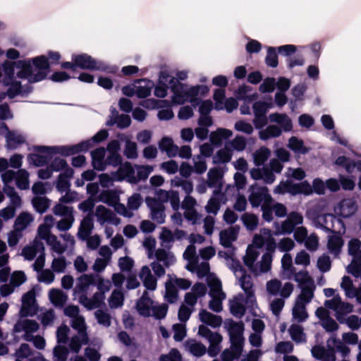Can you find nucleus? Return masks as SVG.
<instances>
[{
  "instance_id": "16",
  "label": "nucleus",
  "mask_w": 361,
  "mask_h": 361,
  "mask_svg": "<svg viewBox=\"0 0 361 361\" xmlns=\"http://www.w3.org/2000/svg\"><path fill=\"white\" fill-rule=\"evenodd\" d=\"M97 221L102 226L111 224L118 226L121 224V219L110 209L103 205H99L94 211Z\"/></svg>"
},
{
  "instance_id": "28",
  "label": "nucleus",
  "mask_w": 361,
  "mask_h": 361,
  "mask_svg": "<svg viewBox=\"0 0 361 361\" xmlns=\"http://www.w3.org/2000/svg\"><path fill=\"white\" fill-rule=\"evenodd\" d=\"M106 151L104 147L97 148L91 152L92 164L94 169L103 171L106 166Z\"/></svg>"
},
{
  "instance_id": "42",
  "label": "nucleus",
  "mask_w": 361,
  "mask_h": 361,
  "mask_svg": "<svg viewBox=\"0 0 361 361\" xmlns=\"http://www.w3.org/2000/svg\"><path fill=\"white\" fill-rule=\"evenodd\" d=\"M26 137L17 131H10L6 135V145L9 148H16L25 142Z\"/></svg>"
},
{
  "instance_id": "32",
  "label": "nucleus",
  "mask_w": 361,
  "mask_h": 361,
  "mask_svg": "<svg viewBox=\"0 0 361 361\" xmlns=\"http://www.w3.org/2000/svg\"><path fill=\"white\" fill-rule=\"evenodd\" d=\"M269 119L270 122L280 125L279 128L284 131H290L293 128L292 121L286 114H271L269 116Z\"/></svg>"
},
{
  "instance_id": "52",
  "label": "nucleus",
  "mask_w": 361,
  "mask_h": 361,
  "mask_svg": "<svg viewBox=\"0 0 361 361\" xmlns=\"http://www.w3.org/2000/svg\"><path fill=\"white\" fill-rule=\"evenodd\" d=\"M16 183L17 187L20 190H26L29 188V173L25 169H20L16 172Z\"/></svg>"
},
{
  "instance_id": "40",
  "label": "nucleus",
  "mask_w": 361,
  "mask_h": 361,
  "mask_svg": "<svg viewBox=\"0 0 361 361\" xmlns=\"http://www.w3.org/2000/svg\"><path fill=\"white\" fill-rule=\"evenodd\" d=\"M49 298L56 307H63L67 301L68 296L61 290L52 288L49 292Z\"/></svg>"
},
{
  "instance_id": "17",
  "label": "nucleus",
  "mask_w": 361,
  "mask_h": 361,
  "mask_svg": "<svg viewBox=\"0 0 361 361\" xmlns=\"http://www.w3.org/2000/svg\"><path fill=\"white\" fill-rule=\"evenodd\" d=\"M361 241L357 238L351 239L348 243V252L352 256V261L347 267L348 272H353L354 267L361 263Z\"/></svg>"
},
{
  "instance_id": "6",
  "label": "nucleus",
  "mask_w": 361,
  "mask_h": 361,
  "mask_svg": "<svg viewBox=\"0 0 361 361\" xmlns=\"http://www.w3.org/2000/svg\"><path fill=\"white\" fill-rule=\"evenodd\" d=\"M230 268L232 269L236 279L238 280L239 285L245 291L247 300L250 302L255 301V294L253 290V283L250 275L246 274L239 261L231 259Z\"/></svg>"
},
{
  "instance_id": "41",
  "label": "nucleus",
  "mask_w": 361,
  "mask_h": 361,
  "mask_svg": "<svg viewBox=\"0 0 361 361\" xmlns=\"http://www.w3.org/2000/svg\"><path fill=\"white\" fill-rule=\"evenodd\" d=\"M153 84L148 80H138L135 82L136 96L139 98L148 97L152 88Z\"/></svg>"
},
{
  "instance_id": "30",
  "label": "nucleus",
  "mask_w": 361,
  "mask_h": 361,
  "mask_svg": "<svg viewBox=\"0 0 361 361\" xmlns=\"http://www.w3.org/2000/svg\"><path fill=\"white\" fill-rule=\"evenodd\" d=\"M158 146L159 149L166 152L169 157H175L178 154V145H175L173 139L169 137H162Z\"/></svg>"
},
{
  "instance_id": "29",
  "label": "nucleus",
  "mask_w": 361,
  "mask_h": 361,
  "mask_svg": "<svg viewBox=\"0 0 361 361\" xmlns=\"http://www.w3.org/2000/svg\"><path fill=\"white\" fill-rule=\"evenodd\" d=\"M154 302L149 298L147 291H145L136 303V309L140 314L149 317Z\"/></svg>"
},
{
  "instance_id": "57",
  "label": "nucleus",
  "mask_w": 361,
  "mask_h": 361,
  "mask_svg": "<svg viewBox=\"0 0 361 361\" xmlns=\"http://www.w3.org/2000/svg\"><path fill=\"white\" fill-rule=\"evenodd\" d=\"M288 147L296 154H304L308 152L304 145L303 141L296 137H292L288 141Z\"/></svg>"
},
{
  "instance_id": "15",
  "label": "nucleus",
  "mask_w": 361,
  "mask_h": 361,
  "mask_svg": "<svg viewBox=\"0 0 361 361\" xmlns=\"http://www.w3.org/2000/svg\"><path fill=\"white\" fill-rule=\"evenodd\" d=\"M39 329V324L31 319H21L15 324L13 331L16 333L23 332L22 338L26 341H31L33 334Z\"/></svg>"
},
{
  "instance_id": "10",
  "label": "nucleus",
  "mask_w": 361,
  "mask_h": 361,
  "mask_svg": "<svg viewBox=\"0 0 361 361\" xmlns=\"http://www.w3.org/2000/svg\"><path fill=\"white\" fill-rule=\"evenodd\" d=\"M324 305L326 308L331 309L335 312V316L340 323H343L345 316L353 310V306L348 302H343L338 295L326 300Z\"/></svg>"
},
{
  "instance_id": "31",
  "label": "nucleus",
  "mask_w": 361,
  "mask_h": 361,
  "mask_svg": "<svg viewBox=\"0 0 361 361\" xmlns=\"http://www.w3.org/2000/svg\"><path fill=\"white\" fill-rule=\"evenodd\" d=\"M238 231V228L235 227H230L228 229L221 231L219 234L220 243L224 247H231L232 243L237 239Z\"/></svg>"
},
{
  "instance_id": "48",
  "label": "nucleus",
  "mask_w": 361,
  "mask_h": 361,
  "mask_svg": "<svg viewBox=\"0 0 361 361\" xmlns=\"http://www.w3.org/2000/svg\"><path fill=\"white\" fill-rule=\"evenodd\" d=\"M262 233L264 240V245H265L267 247V252H270L273 255L275 251L276 244L271 231L268 228H262Z\"/></svg>"
},
{
  "instance_id": "23",
  "label": "nucleus",
  "mask_w": 361,
  "mask_h": 361,
  "mask_svg": "<svg viewBox=\"0 0 361 361\" xmlns=\"http://www.w3.org/2000/svg\"><path fill=\"white\" fill-rule=\"evenodd\" d=\"M114 179L116 181H120L126 179L131 183H136L137 178L135 176V171L132 165L126 162L121 164L116 172H114Z\"/></svg>"
},
{
  "instance_id": "58",
  "label": "nucleus",
  "mask_w": 361,
  "mask_h": 361,
  "mask_svg": "<svg viewBox=\"0 0 361 361\" xmlns=\"http://www.w3.org/2000/svg\"><path fill=\"white\" fill-rule=\"evenodd\" d=\"M3 190L10 199V207H13L16 209L21 206V198L13 187H6L3 188Z\"/></svg>"
},
{
  "instance_id": "21",
  "label": "nucleus",
  "mask_w": 361,
  "mask_h": 361,
  "mask_svg": "<svg viewBox=\"0 0 361 361\" xmlns=\"http://www.w3.org/2000/svg\"><path fill=\"white\" fill-rule=\"evenodd\" d=\"M104 293H94L91 298L86 294H81L78 298L79 302L89 310L99 307L104 302Z\"/></svg>"
},
{
  "instance_id": "56",
  "label": "nucleus",
  "mask_w": 361,
  "mask_h": 361,
  "mask_svg": "<svg viewBox=\"0 0 361 361\" xmlns=\"http://www.w3.org/2000/svg\"><path fill=\"white\" fill-rule=\"evenodd\" d=\"M38 247L44 250L43 245L38 243L35 240L32 245L26 246L23 249L22 255L27 260H32L37 255Z\"/></svg>"
},
{
  "instance_id": "45",
  "label": "nucleus",
  "mask_w": 361,
  "mask_h": 361,
  "mask_svg": "<svg viewBox=\"0 0 361 361\" xmlns=\"http://www.w3.org/2000/svg\"><path fill=\"white\" fill-rule=\"evenodd\" d=\"M93 229V221L90 217H85L80 223L78 235L82 240L87 239Z\"/></svg>"
},
{
  "instance_id": "8",
  "label": "nucleus",
  "mask_w": 361,
  "mask_h": 361,
  "mask_svg": "<svg viewBox=\"0 0 361 361\" xmlns=\"http://www.w3.org/2000/svg\"><path fill=\"white\" fill-rule=\"evenodd\" d=\"M276 194L290 193L291 195L304 194L309 195L312 193V185L304 181L300 183H293L290 180L281 182L274 190Z\"/></svg>"
},
{
  "instance_id": "11",
  "label": "nucleus",
  "mask_w": 361,
  "mask_h": 361,
  "mask_svg": "<svg viewBox=\"0 0 361 361\" xmlns=\"http://www.w3.org/2000/svg\"><path fill=\"white\" fill-rule=\"evenodd\" d=\"M1 68L4 75V82L6 85H11L7 91V94L10 98H13L21 92L20 82L13 81L15 74L14 63L6 61L2 63Z\"/></svg>"
},
{
  "instance_id": "9",
  "label": "nucleus",
  "mask_w": 361,
  "mask_h": 361,
  "mask_svg": "<svg viewBox=\"0 0 361 361\" xmlns=\"http://www.w3.org/2000/svg\"><path fill=\"white\" fill-rule=\"evenodd\" d=\"M72 61L75 63L76 67L82 69L99 70L110 73L116 71V68H109L104 62L95 61L87 54L73 55Z\"/></svg>"
},
{
  "instance_id": "47",
  "label": "nucleus",
  "mask_w": 361,
  "mask_h": 361,
  "mask_svg": "<svg viewBox=\"0 0 361 361\" xmlns=\"http://www.w3.org/2000/svg\"><path fill=\"white\" fill-rule=\"evenodd\" d=\"M34 355V351L27 343H23L16 351V361H30V357Z\"/></svg>"
},
{
  "instance_id": "37",
  "label": "nucleus",
  "mask_w": 361,
  "mask_h": 361,
  "mask_svg": "<svg viewBox=\"0 0 361 361\" xmlns=\"http://www.w3.org/2000/svg\"><path fill=\"white\" fill-rule=\"evenodd\" d=\"M89 342L87 334H78L71 337L69 341L68 346L70 350L75 353H79L82 345H86Z\"/></svg>"
},
{
  "instance_id": "27",
  "label": "nucleus",
  "mask_w": 361,
  "mask_h": 361,
  "mask_svg": "<svg viewBox=\"0 0 361 361\" xmlns=\"http://www.w3.org/2000/svg\"><path fill=\"white\" fill-rule=\"evenodd\" d=\"M108 132L106 130H99L90 140L82 142L71 149V153L87 150L92 147V142H100L108 137Z\"/></svg>"
},
{
  "instance_id": "20",
  "label": "nucleus",
  "mask_w": 361,
  "mask_h": 361,
  "mask_svg": "<svg viewBox=\"0 0 361 361\" xmlns=\"http://www.w3.org/2000/svg\"><path fill=\"white\" fill-rule=\"evenodd\" d=\"M294 280L298 283V287L301 289L300 293L310 291L314 294L315 285L313 279L307 271H300L295 274Z\"/></svg>"
},
{
  "instance_id": "5",
  "label": "nucleus",
  "mask_w": 361,
  "mask_h": 361,
  "mask_svg": "<svg viewBox=\"0 0 361 361\" xmlns=\"http://www.w3.org/2000/svg\"><path fill=\"white\" fill-rule=\"evenodd\" d=\"M250 194L248 200L253 207H258L261 206L262 211L263 219L270 222L273 219L271 215V203L274 200L269 193V190L267 187H257L252 185L250 188Z\"/></svg>"
},
{
  "instance_id": "59",
  "label": "nucleus",
  "mask_w": 361,
  "mask_h": 361,
  "mask_svg": "<svg viewBox=\"0 0 361 361\" xmlns=\"http://www.w3.org/2000/svg\"><path fill=\"white\" fill-rule=\"evenodd\" d=\"M219 195V192L214 190V196L209 200L207 204L205 207V209L208 213L215 215L219 212L220 209V203L218 196Z\"/></svg>"
},
{
  "instance_id": "22",
  "label": "nucleus",
  "mask_w": 361,
  "mask_h": 361,
  "mask_svg": "<svg viewBox=\"0 0 361 361\" xmlns=\"http://www.w3.org/2000/svg\"><path fill=\"white\" fill-rule=\"evenodd\" d=\"M332 235L328 238L327 247L329 252L337 257L343 245L342 235L345 233H340L338 231H331Z\"/></svg>"
},
{
  "instance_id": "33",
  "label": "nucleus",
  "mask_w": 361,
  "mask_h": 361,
  "mask_svg": "<svg viewBox=\"0 0 361 361\" xmlns=\"http://www.w3.org/2000/svg\"><path fill=\"white\" fill-rule=\"evenodd\" d=\"M200 320L213 328L219 327L222 324V319L220 316L214 315L206 310H202L199 312Z\"/></svg>"
},
{
  "instance_id": "12",
  "label": "nucleus",
  "mask_w": 361,
  "mask_h": 361,
  "mask_svg": "<svg viewBox=\"0 0 361 361\" xmlns=\"http://www.w3.org/2000/svg\"><path fill=\"white\" fill-rule=\"evenodd\" d=\"M314 224L317 227L324 228L331 231H338L340 233H345V228L343 221L335 216L334 214H326L318 216Z\"/></svg>"
},
{
  "instance_id": "44",
  "label": "nucleus",
  "mask_w": 361,
  "mask_h": 361,
  "mask_svg": "<svg viewBox=\"0 0 361 361\" xmlns=\"http://www.w3.org/2000/svg\"><path fill=\"white\" fill-rule=\"evenodd\" d=\"M282 133V130L277 126L269 125L265 129L259 132V137L262 140L278 137Z\"/></svg>"
},
{
  "instance_id": "7",
  "label": "nucleus",
  "mask_w": 361,
  "mask_h": 361,
  "mask_svg": "<svg viewBox=\"0 0 361 361\" xmlns=\"http://www.w3.org/2000/svg\"><path fill=\"white\" fill-rule=\"evenodd\" d=\"M313 298L314 294L310 291H304L297 296L292 309V316L295 321L303 322L307 319L308 313L306 305L311 302Z\"/></svg>"
},
{
  "instance_id": "51",
  "label": "nucleus",
  "mask_w": 361,
  "mask_h": 361,
  "mask_svg": "<svg viewBox=\"0 0 361 361\" xmlns=\"http://www.w3.org/2000/svg\"><path fill=\"white\" fill-rule=\"evenodd\" d=\"M124 295L119 289L113 290L108 299L109 305L111 308L116 309L123 306Z\"/></svg>"
},
{
  "instance_id": "34",
  "label": "nucleus",
  "mask_w": 361,
  "mask_h": 361,
  "mask_svg": "<svg viewBox=\"0 0 361 361\" xmlns=\"http://www.w3.org/2000/svg\"><path fill=\"white\" fill-rule=\"evenodd\" d=\"M245 299L243 295L235 297L230 301V310L233 315L241 317L245 312Z\"/></svg>"
},
{
  "instance_id": "46",
  "label": "nucleus",
  "mask_w": 361,
  "mask_h": 361,
  "mask_svg": "<svg viewBox=\"0 0 361 361\" xmlns=\"http://www.w3.org/2000/svg\"><path fill=\"white\" fill-rule=\"evenodd\" d=\"M73 174V171L71 169H67L63 173L59 176L56 187L59 192H63L69 188L70 184L67 178L71 177Z\"/></svg>"
},
{
  "instance_id": "2",
  "label": "nucleus",
  "mask_w": 361,
  "mask_h": 361,
  "mask_svg": "<svg viewBox=\"0 0 361 361\" xmlns=\"http://www.w3.org/2000/svg\"><path fill=\"white\" fill-rule=\"evenodd\" d=\"M17 67L20 68L17 73L18 78L27 79L30 82H36L45 78L49 65L47 57L40 56L32 59V64L30 61H20L17 63Z\"/></svg>"
},
{
  "instance_id": "64",
  "label": "nucleus",
  "mask_w": 361,
  "mask_h": 361,
  "mask_svg": "<svg viewBox=\"0 0 361 361\" xmlns=\"http://www.w3.org/2000/svg\"><path fill=\"white\" fill-rule=\"evenodd\" d=\"M241 219L247 229L250 231L256 229L258 226V217L253 214L245 213L242 216Z\"/></svg>"
},
{
  "instance_id": "19",
  "label": "nucleus",
  "mask_w": 361,
  "mask_h": 361,
  "mask_svg": "<svg viewBox=\"0 0 361 361\" xmlns=\"http://www.w3.org/2000/svg\"><path fill=\"white\" fill-rule=\"evenodd\" d=\"M35 292L29 290L22 297V305L20 310L21 317L32 316L35 314Z\"/></svg>"
},
{
  "instance_id": "43",
  "label": "nucleus",
  "mask_w": 361,
  "mask_h": 361,
  "mask_svg": "<svg viewBox=\"0 0 361 361\" xmlns=\"http://www.w3.org/2000/svg\"><path fill=\"white\" fill-rule=\"evenodd\" d=\"M207 284L209 288V296L221 295V294H226L222 290L221 282L215 276L209 275L207 277Z\"/></svg>"
},
{
  "instance_id": "1",
  "label": "nucleus",
  "mask_w": 361,
  "mask_h": 361,
  "mask_svg": "<svg viewBox=\"0 0 361 361\" xmlns=\"http://www.w3.org/2000/svg\"><path fill=\"white\" fill-rule=\"evenodd\" d=\"M264 245V240L262 233V229L259 233L255 234L252 239V243L249 245L246 250V253L243 257L244 264L249 270L255 276L261 275L271 270L273 255L270 252H265L261 257V259L256 262L259 255V248Z\"/></svg>"
},
{
  "instance_id": "55",
  "label": "nucleus",
  "mask_w": 361,
  "mask_h": 361,
  "mask_svg": "<svg viewBox=\"0 0 361 361\" xmlns=\"http://www.w3.org/2000/svg\"><path fill=\"white\" fill-rule=\"evenodd\" d=\"M38 319L44 326H51L56 319L53 310H42L38 315Z\"/></svg>"
},
{
  "instance_id": "62",
  "label": "nucleus",
  "mask_w": 361,
  "mask_h": 361,
  "mask_svg": "<svg viewBox=\"0 0 361 361\" xmlns=\"http://www.w3.org/2000/svg\"><path fill=\"white\" fill-rule=\"evenodd\" d=\"M164 298L170 303H174L178 299L177 288L169 281L165 283Z\"/></svg>"
},
{
  "instance_id": "13",
  "label": "nucleus",
  "mask_w": 361,
  "mask_h": 361,
  "mask_svg": "<svg viewBox=\"0 0 361 361\" xmlns=\"http://www.w3.org/2000/svg\"><path fill=\"white\" fill-rule=\"evenodd\" d=\"M357 210L356 201L353 198L343 199L334 207V215L339 218H349L355 214Z\"/></svg>"
},
{
  "instance_id": "49",
  "label": "nucleus",
  "mask_w": 361,
  "mask_h": 361,
  "mask_svg": "<svg viewBox=\"0 0 361 361\" xmlns=\"http://www.w3.org/2000/svg\"><path fill=\"white\" fill-rule=\"evenodd\" d=\"M53 260L51 262V268L55 273H63L67 267L66 259L62 255L58 256L52 254Z\"/></svg>"
},
{
  "instance_id": "63",
  "label": "nucleus",
  "mask_w": 361,
  "mask_h": 361,
  "mask_svg": "<svg viewBox=\"0 0 361 361\" xmlns=\"http://www.w3.org/2000/svg\"><path fill=\"white\" fill-rule=\"evenodd\" d=\"M124 155L130 159H136L138 156L137 144L128 139L126 140L123 150Z\"/></svg>"
},
{
  "instance_id": "38",
  "label": "nucleus",
  "mask_w": 361,
  "mask_h": 361,
  "mask_svg": "<svg viewBox=\"0 0 361 361\" xmlns=\"http://www.w3.org/2000/svg\"><path fill=\"white\" fill-rule=\"evenodd\" d=\"M154 257H155L156 261H159L160 263L163 262L166 267L172 265L176 261L174 255L164 249H157L154 254Z\"/></svg>"
},
{
  "instance_id": "36",
  "label": "nucleus",
  "mask_w": 361,
  "mask_h": 361,
  "mask_svg": "<svg viewBox=\"0 0 361 361\" xmlns=\"http://www.w3.org/2000/svg\"><path fill=\"white\" fill-rule=\"evenodd\" d=\"M35 150L37 152L45 154V157H42L38 154H32L30 157L31 160L37 166H42L47 162L49 156L54 152V147H49L45 146H36Z\"/></svg>"
},
{
  "instance_id": "18",
  "label": "nucleus",
  "mask_w": 361,
  "mask_h": 361,
  "mask_svg": "<svg viewBox=\"0 0 361 361\" xmlns=\"http://www.w3.org/2000/svg\"><path fill=\"white\" fill-rule=\"evenodd\" d=\"M244 331V324L243 322H231L228 324V332L232 345H236L243 348L244 338L243 336Z\"/></svg>"
},
{
  "instance_id": "54",
  "label": "nucleus",
  "mask_w": 361,
  "mask_h": 361,
  "mask_svg": "<svg viewBox=\"0 0 361 361\" xmlns=\"http://www.w3.org/2000/svg\"><path fill=\"white\" fill-rule=\"evenodd\" d=\"M271 151L267 147H262L253 154L254 163L256 166L262 165L270 157Z\"/></svg>"
},
{
  "instance_id": "35",
  "label": "nucleus",
  "mask_w": 361,
  "mask_h": 361,
  "mask_svg": "<svg viewBox=\"0 0 361 361\" xmlns=\"http://www.w3.org/2000/svg\"><path fill=\"white\" fill-rule=\"evenodd\" d=\"M184 346L186 350L196 357H201L207 352L206 346L195 339L188 340L185 342Z\"/></svg>"
},
{
  "instance_id": "39",
  "label": "nucleus",
  "mask_w": 361,
  "mask_h": 361,
  "mask_svg": "<svg viewBox=\"0 0 361 361\" xmlns=\"http://www.w3.org/2000/svg\"><path fill=\"white\" fill-rule=\"evenodd\" d=\"M94 278L92 274H83L78 279L75 291L85 294L90 285L93 284Z\"/></svg>"
},
{
  "instance_id": "50",
  "label": "nucleus",
  "mask_w": 361,
  "mask_h": 361,
  "mask_svg": "<svg viewBox=\"0 0 361 361\" xmlns=\"http://www.w3.org/2000/svg\"><path fill=\"white\" fill-rule=\"evenodd\" d=\"M291 338L296 343H302L306 341V336L302 327L296 324H293L288 329Z\"/></svg>"
},
{
  "instance_id": "14",
  "label": "nucleus",
  "mask_w": 361,
  "mask_h": 361,
  "mask_svg": "<svg viewBox=\"0 0 361 361\" xmlns=\"http://www.w3.org/2000/svg\"><path fill=\"white\" fill-rule=\"evenodd\" d=\"M145 202L150 211L151 219L157 224H164L166 218L165 206L154 197H147Z\"/></svg>"
},
{
  "instance_id": "61",
  "label": "nucleus",
  "mask_w": 361,
  "mask_h": 361,
  "mask_svg": "<svg viewBox=\"0 0 361 361\" xmlns=\"http://www.w3.org/2000/svg\"><path fill=\"white\" fill-rule=\"evenodd\" d=\"M52 212L55 215L62 217L73 216V207L66 206L59 201L57 204L54 205V207L52 209Z\"/></svg>"
},
{
  "instance_id": "60",
  "label": "nucleus",
  "mask_w": 361,
  "mask_h": 361,
  "mask_svg": "<svg viewBox=\"0 0 361 361\" xmlns=\"http://www.w3.org/2000/svg\"><path fill=\"white\" fill-rule=\"evenodd\" d=\"M242 350L243 348L231 345V349L225 350L222 353L221 359L223 361H233L240 355Z\"/></svg>"
},
{
  "instance_id": "26",
  "label": "nucleus",
  "mask_w": 361,
  "mask_h": 361,
  "mask_svg": "<svg viewBox=\"0 0 361 361\" xmlns=\"http://www.w3.org/2000/svg\"><path fill=\"white\" fill-rule=\"evenodd\" d=\"M139 276L143 286L149 290H155L157 286V280L152 275L149 267L143 266L139 274Z\"/></svg>"
},
{
  "instance_id": "4",
  "label": "nucleus",
  "mask_w": 361,
  "mask_h": 361,
  "mask_svg": "<svg viewBox=\"0 0 361 361\" xmlns=\"http://www.w3.org/2000/svg\"><path fill=\"white\" fill-rule=\"evenodd\" d=\"M173 95L171 102L173 104H183L186 102L194 103L199 95H204L209 91L207 86H189L181 82H176L171 87Z\"/></svg>"
},
{
  "instance_id": "3",
  "label": "nucleus",
  "mask_w": 361,
  "mask_h": 361,
  "mask_svg": "<svg viewBox=\"0 0 361 361\" xmlns=\"http://www.w3.org/2000/svg\"><path fill=\"white\" fill-rule=\"evenodd\" d=\"M293 290L294 285L293 283L286 282L283 284L277 279H271L266 283V290L269 298L277 295L281 297L272 300L270 302V309L274 315H279L285 305L284 300L291 295Z\"/></svg>"
},
{
  "instance_id": "24",
  "label": "nucleus",
  "mask_w": 361,
  "mask_h": 361,
  "mask_svg": "<svg viewBox=\"0 0 361 361\" xmlns=\"http://www.w3.org/2000/svg\"><path fill=\"white\" fill-rule=\"evenodd\" d=\"M270 107L271 106L264 102H257L254 104L253 109L255 118L253 122L256 128H259L266 123L264 115Z\"/></svg>"
},
{
  "instance_id": "53",
  "label": "nucleus",
  "mask_w": 361,
  "mask_h": 361,
  "mask_svg": "<svg viewBox=\"0 0 361 361\" xmlns=\"http://www.w3.org/2000/svg\"><path fill=\"white\" fill-rule=\"evenodd\" d=\"M327 345L332 350V351H338L343 355L348 354L350 352V348L347 347L341 340L337 339L335 337H331L328 340Z\"/></svg>"
},
{
  "instance_id": "25",
  "label": "nucleus",
  "mask_w": 361,
  "mask_h": 361,
  "mask_svg": "<svg viewBox=\"0 0 361 361\" xmlns=\"http://www.w3.org/2000/svg\"><path fill=\"white\" fill-rule=\"evenodd\" d=\"M34 220L35 217L32 214L27 212H22L16 218L13 228L23 233L31 226Z\"/></svg>"
}]
</instances>
